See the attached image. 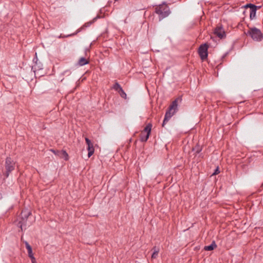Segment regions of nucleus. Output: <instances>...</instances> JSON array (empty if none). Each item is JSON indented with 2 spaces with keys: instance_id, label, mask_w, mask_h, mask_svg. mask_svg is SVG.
<instances>
[{
  "instance_id": "nucleus-12",
  "label": "nucleus",
  "mask_w": 263,
  "mask_h": 263,
  "mask_svg": "<svg viewBox=\"0 0 263 263\" xmlns=\"http://www.w3.org/2000/svg\"><path fill=\"white\" fill-rule=\"evenodd\" d=\"M88 63V61L85 58H81L78 61L79 66H83Z\"/></svg>"
},
{
  "instance_id": "nucleus-18",
  "label": "nucleus",
  "mask_w": 263,
  "mask_h": 263,
  "mask_svg": "<svg viewBox=\"0 0 263 263\" xmlns=\"http://www.w3.org/2000/svg\"><path fill=\"white\" fill-rule=\"evenodd\" d=\"M85 141L86 142L87 145H89V144H92V143L90 141V140L88 138H85Z\"/></svg>"
},
{
  "instance_id": "nucleus-17",
  "label": "nucleus",
  "mask_w": 263,
  "mask_h": 263,
  "mask_svg": "<svg viewBox=\"0 0 263 263\" xmlns=\"http://www.w3.org/2000/svg\"><path fill=\"white\" fill-rule=\"evenodd\" d=\"M25 243L26 247V249H27L28 251H30V250H32L31 247L29 245V244L27 241H25Z\"/></svg>"
},
{
  "instance_id": "nucleus-21",
  "label": "nucleus",
  "mask_w": 263,
  "mask_h": 263,
  "mask_svg": "<svg viewBox=\"0 0 263 263\" xmlns=\"http://www.w3.org/2000/svg\"><path fill=\"white\" fill-rule=\"evenodd\" d=\"M31 259L32 263H36L35 258L33 257H30Z\"/></svg>"
},
{
  "instance_id": "nucleus-14",
  "label": "nucleus",
  "mask_w": 263,
  "mask_h": 263,
  "mask_svg": "<svg viewBox=\"0 0 263 263\" xmlns=\"http://www.w3.org/2000/svg\"><path fill=\"white\" fill-rule=\"evenodd\" d=\"M112 88L118 92L122 89L121 86L118 83H116Z\"/></svg>"
},
{
  "instance_id": "nucleus-16",
  "label": "nucleus",
  "mask_w": 263,
  "mask_h": 263,
  "mask_svg": "<svg viewBox=\"0 0 263 263\" xmlns=\"http://www.w3.org/2000/svg\"><path fill=\"white\" fill-rule=\"evenodd\" d=\"M118 93L120 94V96L122 98H124V99H125L126 98V94L124 91V90L122 89V88L121 89H120V90L118 92Z\"/></svg>"
},
{
  "instance_id": "nucleus-2",
  "label": "nucleus",
  "mask_w": 263,
  "mask_h": 263,
  "mask_svg": "<svg viewBox=\"0 0 263 263\" xmlns=\"http://www.w3.org/2000/svg\"><path fill=\"white\" fill-rule=\"evenodd\" d=\"M252 39L255 41L259 42L262 40L263 35L259 29L255 27H250L247 32Z\"/></svg>"
},
{
  "instance_id": "nucleus-8",
  "label": "nucleus",
  "mask_w": 263,
  "mask_h": 263,
  "mask_svg": "<svg viewBox=\"0 0 263 263\" xmlns=\"http://www.w3.org/2000/svg\"><path fill=\"white\" fill-rule=\"evenodd\" d=\"M246 8L249 7L251 8L250 13V17L251 20L253 19L255 17L256 15V11L257 9V6L254 5L253 4H247L246 6Z\"/></svg>"
},
{
  "instance_id": "nucleus-4",
  "label": "nucleus",
  "mask_w": 263,
  "mask_h": 263,
  "mask_svg": "<svg viewBox=\"0 0 263 263\" xmlns=\"http://www.w3.org/2000/svg\"><path fill=\"white\" fill-rule=\"evenodd\" d=\"M14 162L10 158L6 159L5 162L6 172L4 173V175L6 178L9 176V173L14 169Z\"/></svg>"
},
{
  "instance_id": "nucleus-1",
  "label": "nucleus",
  "mask_w": 263,
  "mask_h": 263,
  "mask_svg": "<svg viewBox=\"0 0 263 263\" xmlns=\"http://www.w3.org/2000/svg\"><path fill=\"white\" fill-rule=\"evenodd\" d=\"M179 99H177L174 101L169 107L168 110L166 112L164 119L163 122L162 126L164 127L165 124L168 122L170 119L175 114L177 109V102Z\"/></svg>"
},
{
  "instance_id": "nucleus-3",
  "label": "nucleus",
  "mask_w": 263,
  "mask_h": 263,
  "mask_svg": "<svg viewBox=\"0 0 263 263\" xmlns=\"http://www.w3.org/2000/svg\"><path fill=\"white\" fill-rule=\"evenodd\" d=\"M155 12L159 15L160 20H161L168 15L170 9L166 4H162L156 7Z\"/></svg>"
},
{
  "instance_id": "nucleus-5",
  "label": "nucleus",
  "mask_w": 263,
  "mask_h": 263,
  "mask_svg": "<svg viewBox=\"0 0 263 263\" xmlns=\"http://www.w3.org/2000/svg\"><path fill=\"white\" fill-rule=\"evenodd\" d=\"M152 125L151 124L147 125L143 130L140 134V139L143 142H145L148 139L149 134L151 132Z\"/></svg>"
},
{
  "instance_id": "nucleus-20",
  "label": "nucleus",
  "mask_w": 263,
  "mask_h": 263,
  "mask_svg": "<svg viewBox=\"0 0 263 263\" xmlns=\"http://www.w3.org/2000/svg\"><path fill=\"white\" fill-rule=\"evenodd\" d=\"M220 171H219V168H217L215 170V172L213 174V175H217L219 173Z\"/></svg>"
},
{
  "instance_id": "nucleus-7",
  "label": "nucleus",
  "mask_w": 263,
  "mask_h": 263,
  "mask_svg": "<svg viewBox=\"0 0 263 263\" xmlns=\"http://www.w3.org/2000/svg\"><path fill=\"white\" fill-rule=\"evenodd\" d=\"M208 45L207 44H204L201 45L199 48L198 52L202 60H205L208 57Z\"/></svg>"
},
{
  "instance_id": "nucleus-9",
  "label": "nucleus",
  "mask_w": 263,
  "mask_h": 263,
  "mask_svg": "<svg viewBox=\"0 0 263 263\" xmlns=\"http://www.w3.org/2000/svg\"><path fill=\"white\" fill-rule=\"evenodd\" d=\"M214 33L220 38H222L225 36V32L223 29L220 26L215 28Z\"/></svg>"
},
{
  "instance_id": "nucleus-15",
  "label": "nucleus",
  "mask_w": 263,
  "mask_h": 263,
  "mask_svg": "<svg viewBox=\"0 0 263 263\" xmlns=\"http://www.w3.org/2000/svg\"><path fill=\"white\" fill-rule=\"evenodd\" d=\"M61 157L64 158L66 160L68 159V154L65 151H61L60 152Z\"/></svg>"
},
{
  "instance_id": "nucleus-11",
  "label": "nucleus",
  "mask_w": 263,
  "mask_h": 263,
  "mask_svg": "<svg viewBox=\"0 0 263 263\" xmlns=\"http://www.w3.org/2000/svg\"><path fill=\"white\" fill-rule=\"evenodd\" d=\"M216 245L214 241H213L212 244L209 246H205L204 249L206 251H212L214 250L216 247Z\"/></svg>"
},
{
  "instance_id": "nucleus-22",
  "label": "nucleus",
  "mask_w": 263,
  "mask_h": 263,
  "mask_svg": "<svg viewBox=\"0 0 263 263\" xmlns=\"http://www.w3.org/2000/svg\"><path fill=\"white\" fill-rule=\"evenodd\" d=\"M260 8V6H257V9H259Z\"/></svg>"
},
{
  "instance_id": "nucleus-6",
  "label": "nucleus",
  "mask_w": 263,
  "mask_h": 263,
  "mask_svg": "<svg viewBox=\"0 0 263 263\" xmlns=\"http://www.w3.org/2000/svg\"><path fill=\"white\" fill-rule=\"evenodd\" d=\"M30 215V212L28 210H24L22 213H21V218L22 219V221H20V223H21L20 224V228L22 230H23V229H25V227L27 225L26 223V220L28 218V217Z\"/></svg>"
},
{
  "instance_id": "nucleus-19",
  "label": "nucleus",
  "mask_w": 263,
  "mask_h": 263,
  "mask_svg": "<svg viewBox=\"0 0 263 263\" xmlns=\"http://www.w3.org/2000/svg\"><path fill=\"white\" fill-rule=\"evenodd\" d=\"M28 256L30 258V257H33V253H32V250H30L28 251Z\"/></svg>"
},
{
  "instance_id": "nucleus-13",
  "label": "nucleus",
  "mask_w": 263,
  "mask_h": 263,
  "mask_svg": "<svg viewBox=\"0 0 263 263\" xmlns=\"http://www.w3.org/2000/svg\"><path fill=\"white\" fill-rule=\"evenodd\" d=\"M153 250H154V252L152 255V258L155 259L158 256V253L159 252V249L155 247L153 248Z\"/></svg>"
},
{
  "instance_id": "nucleus-10",
  "label": "nucleus",
  "mask_w": 263,
  "mask_h": 263,
  "mask_svg": "<svg viewBox=\"0 0 263 263\" xmlns=\"http://www.w3.org/2000/svg\"><path fill=\"white\" fill-rule=\"evenodd\" d=\"M87 151H88V157H90L94 153V148L93 144L87 145Z\"/></svg>"
}]
</instances>
